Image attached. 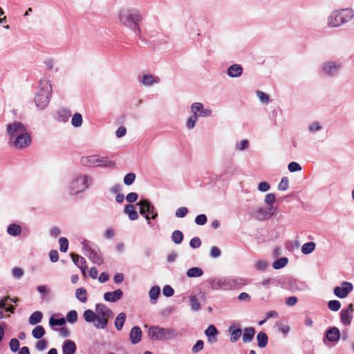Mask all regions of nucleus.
<instances>
[{
  "label": "nucleus",
  "mask_w": 354,
  "mask_h": 354,
  "mask_svg": "<svg viewBox=\"0 0 354 354\" xmlns=\"http://www.w3.org/2000/svg\"><path fill=\"white\" fill-rule=\"evenodd\" d=\"M194 221L198 225H203L207 221V216L204 214H201L196 216Z\"/></svg>",
  "instance_id": "nucleus-51"
},
{
  "label": "nucleus",
  "mask_w": 354,
  "mask_h": 354,
  "mask_svg": "<svg viewBox=\"0 0 354 354\" xmlns=\"http://www.w3.org/2000/svg\"><path fill=\"white\" fill-rule=\"evenodd\" d=\"M136 174L133 172L128 173L124 178V183L129 186L133 183L136 180Z\"/></svg>",
  "instance_id": "nucleus-45"
},
{
  "label": "nucleus",
  "mask_w": 354,
  "mask_h": 354,
  "mask_svg": "<svg viewBox=\"0 0 354 354\" xmlns=\"http://www.w3.org/2000/svg\"><path fill=\"white\" fill-rule=\"evenodd\" d=\"M204 342L203 340H198L196 344L192 346V351L194 353H197L203 350Z\"/></svg>",
  "instance_id": "nucleus-54"
},
{
  "label": "nucleus",
  "mask_w": 354,
  "mask_h": 354,
  "mask_svg": "<svg viewBox=\"0 0 354 354\" xmlns=\"http://www.w3.org/2000/svg\"><path fill=\"white\" fill-rule=\"evenodd\" d=\"M6 231L10 236H17L21 234L22 229L19 224L11 223L7 227Z\"/></svg>",
  "instance_id": "nucleus-26"
},
{
  "label": "nucleus",
  "mask_w": 354,
  "mask_h": 354,
  "mask_svg": "<svg viewBox=\"0 0 354 354\" xmlns=\"http://www.w3.org/2000/svg\"><path fill=\"white\" fill-rule=\"evenodd\" d=\"M328 308L332 311H337L341 308V304L338 300H331L328 303Z\"/></svg>",
  "instance_id": "nucleus-46"
},
{
  "label": "nucleus",
  "mask_w": 354,
  "mask_h": 354,
  "mask_svg": "<svg viewBox=\"0 0 354 354\" xmlns=\"http://www.w3.org/2000/svg\"><path fill=\"white\" fill-rule=\"evenodd\" d=\"M159 82V78L158 77H154L151 75L147 74L144 75L141 80V83L145 86H151L153 84H156Z\"/></svg>",
  "instance_id": "nucleus-28"
},
{
  "label": "nucleus",
  "mask_w": 354,
  "mask_h": 354,
  "mask_svg": "<svg viewBox=\"0 0 354 354\" xmlns=\"http://www.w3.org/2000/svg\"><path fill=\"white\" fill-rule=\"evenodd\" d=\"M71 116V112L69 109L62 108L57 111L55 120L59 122L66 123L68 121L69 118Z\"/></svg>",
  "instance_id": "nucleus-19"
},
{
  "label": "nucleus",
  "mask_w": 354,
  "mask_h": 354,
  "mask_svg": "<svg viewBox=\"0 0 354 354\" xmlns=\"http://www.w3.org/2000/svg\"><path fill=\"white\" fill-rule=\"evenodd\" d=\"M255 332V329L253 327L245 328L243 334V342L244 343L251 342L254 339Z\"/></svg>",
  "instance_id": "nucleus-25"
},
{
  "label": "nucleus",
  "mask_w": 354,
  "mask_h": 354,
  "mask_svg": "<svg viewBox=\"0 0 354 354\" xmlns=\"http://www.w3.org/2000/svg\"><path fill=\"white\" fill-rule=\"evenodd\" d=\"M316 244L315 242L310 241L304 243L301 247V252L304 254H310L315 249Z\"/></svg>",
  "instance_id": "nucleus-34"
},
{
  "label": "nucleus",
  "mask_w": 354,
  "mask_h": 354,
  "mask_svg": "<svg viewBox=\"0 0 354 354\" xmlns=\"http://www.w3.org/2000/svg\"><path fill=\"white\" fill-rule=\"evenodd\" d=\"M288 263V259L287 257H283L276 259L274 262H272V266H286Z\"/></svg>",
  "instance_id": "nucleus-63"
},
{
  "label": "nucleus",
  "mask_w": 354,
  "mask_h": 354,
  "mask_svg": "<svg viewBox=\"0 0 354 354\" xmlns=\"http://www.w3.org/2000/svg\"><path fill=\"white\" fill-rule=\"evenodd\" d=\"M190 302V307L192 310L196 312L201 309V305L195 295H191L189 297Z\"/></svg>",
  "instance_id": "nucleus-39"
},
{
  "label": "nucleus",
  "mask_w": 354,
  "mask_h": 354,
  "mask_svg": "<svg viewBox=\"0 0 354 354\" xmlns=\"http://www.w3.org/2000/svg\"><path fill=\"white\" fill-rule=\"evenodd\" d=\"M120 22L141 38L139 22L142 17L140 12L135 9L122 10L119 13Z\"/></svg>",
  "instance_id": "nucleus-2"
},
{
  "label": "nucleus",
  "mask_w": 354,
  "mask_h": 354,
  "mask_svg": "<svg viewBox=\"0 0 354 354\" xmlns=\"http://www.w3.org/2000/svg\"><path fill=\"white\" fill-rule=\"evenodd\" d=\"M123 292L122 290L117 289L113 292H108L104 293V299L106 301L116 302L122 298Z\"/></svg>",
  "instance_id": "nucleus-18"
},
{
  "label": "nucleus",
  "mask_w": 354,
  "mask_h": 354,
  "mask_svg": "<svg viewBox=\"0 0 354 354\" xmlns=\"http://www.w3.org/2000/svg\"><path fill=\"white\" fill-rule=\"evenodd\" d=\"M289 187V180L287 176H283L278 185V189L280 191H286Z\"/></svg>",
  "instance_id": "nucleus-43"
},
{
  "label": "nucleus",
  "mask_w": 354,
  "mask_h": 354,
  "mask_svg": "<svg viewBox=\"0 0 354 354\" xmlns=\"http://www.w3.org/2000/svg\"><path fill=\"white\" fill-rule=\"evenodd\" d=\"M147 333L149 338L153 341L171 340L178 336V333L175 329L158 326H150Z\"/></svg>",
  "instance_id": "nucleus-7"
},
{
  "label": "nucleus",
  "mask_w": 354,
  "mask_h": 354,
  "mask_svg": "<svg viewBox=\"0 0 354 354\" xmlns=\"http://www.w3.org/2000/svg\"><path fill=\"white\" fill-rule=\"evenodd\" d=\"M250 146V142L248 140H242L240 142H237L235 145V148L238 151H243L248 149Z\"/></svg>",
  "instance_id": "nucleus-42"
},
{
  "label": "nucleus",
  "mask_w": 354,
  "mask_h": 354,
  "mask_svg": "<svg viewBox=\"0 0 354 354\" xmlns=\"http://www.w3.org/2000/svg\"><path fill=\"white\" fill-rule=\"evenodd\" d=\"M258 346L260 348H264L268 344V335L264 332H259L257 337Z\"/></svg>",
  "instance_id": "nucleus-33"
},
{
  "label": "nucleus",
  "mask_w": 354,
  "mask_h": 354,
  "mask_svg": "<svg viewBox=\"0 0 354 354\" xmlns=\"http://www.w3.org/2000/svg\"><path fill=\"white\" fill-rule=\"evenodd\" d=\"M77 299L82 303L87 300V292L84 288H77L75 293Z\"/></svg>",
  "instance_id": "nucleus-36"
},
{
  "label": "nucleus",
  "mask_w": 354,
  "mask_h": 354,
  "mask_svg": "<svg viewBox=\"0 0 354 354\" xmlns=\"http://www.w3.org/2000/svg\"><path fill=\"white\" fill-rule=\"evenodd\" d=\"M71 256L75 266H84L86 263V260L84 257L74 253H71Z\"/></svg>",
  "instance_id": "nucleus-41"
},
{
  "label": "nucleus",
  "mask_w": 354,
  "mask_h": 354,
  "mask_svg": "<svg viewBox=\"0 0 354 354\" xmlns=\"http://www.w3.org/2000/svg\"><path fill=\"white\" fill-rule=\"evenodd\" d=\"M59 250L62 252H66L68 249V241L66 237H61L59 239Z\"/></svg>",
  "instance_id": "nucleus-44"
},
{
  "label": "nucleus",
  "mask_w": 354,
  "mask_h": 354,
  "mask_svg": "<svg viewBox=\"0 0 354 354\" xmlns=\"http://www.w3.org/2000/svg\"><path fill=\"white\" fill-rule=\"evenodd\" d=\"M354 17L352 8H342L333 10L327 18V25L330 28H338L349 22Z\"/></svg>",
  "instance_id": "nucleus-4"
},
{
  "label": "nucleus",
  "mask_w": 354,
  "mask_h": 354,
  "mask_svg": "<svg viewBox=\"0 0 354 354\" xmlns=\"http://www.w3.org/2000/svg\"><path fill=\"white\" fill-rule=\"evenodd\" d=\"M67 321L70 323H75L77 319V313L75 310H71L66 316Z\"/></svg>",
  "instance_id": "nucleus-55"
},
{
  "label": "nucleus",
  "mask_w": 354,
  "mask_h": 354,
  "mask_svg": "<svg viewBox=\"0 0 354 354\" xmlns=\"http://www.w3.org/2000/svg\"><path fill=\"white\" fill-rule=\"evenodd\" d=\"M43 315L40 311H35L32 313L28 319L30 325H36L41 321Z\"/></svg>",
  "instance_id": "nucleus-31"
},
{
  "label": "nucleus",
  "mask_w": 354,
  "mask_h": 354,
  "mask_svg": "<svg viewBox=\"0 0 354 354\" xmlns=\"http://www.w3.org/2000/svg\"><path fill=\"white\" fill-rule=\"evenodd\" d=\"M139 206V212L147 221V224L151 225V220H155L158 217V212L153 203L147 198H142L137 203Z\"/></svg>",
  "instance_id": "nucleus-10"
},
{
  "label": "nucleus",
  "mask_w": 354,
  "mask_h": 354,
  "mask_svg": "<svg viewBox=\"0 0 354 354\" xmlns=\"http://www.w3.org/2000/svg\"><path fill=\"white\" fill-rule=\"evenodd\" d=\"M183 234L180 230H175L172 232L171 240L176 244H180L183 240Z\"/></svg>",
  "instance_id": "nucleus-37"
},
{
  "label": "nucleus",
  "mask_w": 354,
  "mask_h": 354,
  "mask_svg": "<svg viewBox=\"0 0 354 354\" xmlns=\"http://www.w3.org/2000/svg\"><path fill=\"white\" fill-rule=\"evenodd\" d=\"M130 339L132 344H136L140 342L142 338V330L138 326H133L129 334Z\"/></svg>",
  "instance_id": "nucleus-20"
},
{
  "label": "nucleus",
  "mask_w": 354,
  "mask_h": 354,
  "mask_svg": "<svg viewBox=\"0 0 354 354\" xmlns=\"http://www.w3.org/2000/svg\"><path fill=\"white\" fill-rule=\"evenodd\" d=\"M257 189L261 192H266L270 190V185L267 182L263 181L259 183Z\"/></svg>",
  "instance_id": "nucleus-61"
},
{
  "label": "nucleus",
  "mask_w": 354,
  "mask_h": 354,
  "mask_svg": "<svg viewBox=\"0 0 354 354\" xmlns=\"http://www.w3.org/2000/svg\"><path fill=\"white\" fill-rule=\"evenodd\" d=\"M10 348L13 353H16L19 350L20 344L17 339L12 338L9 343Z\"/></svg>",
  "instance_id": "nucleus-47"
},
{
  "label": "nucleus",
  "mask_w": 354,
  "mask_h": 354,
  "mask_svg": "<svg viewBox=\"0 0 354 354\" xmlns=\"http://www.w3.org/2000/svg\"><path fill=\"white\" fill-rule=\"evenodd\" d=\"M198 120V117L194 115V114L190 116L187 121L186 126L189 129H192L194 128L196 123Z\"/></svg>",
  "instance_id": "nucleus-49"
},
{
  "label": "nucleus",
  "mask_w": 354,
  "mask_h": 354,
  "mask_svg": "<svg viewBox=\"0 0 354 354\" xmlns=\"http://www.w3.org/2000/svg\"><path fill=\"white\" fill-rule=\"evenodd\" d=\"M124 212L128 215L131 221H136L139 217L137 211H136L134 209V206L131 204L125 205L124 208Z\"/></svg>",
  "instance_id": "nucleus-24"
},
{
  "label": "nucleus",
  "mask_w": 354,
  "mask_h": 354,
  "mask_svg": "<svg viewBox=\"0 0 354 354\" xmlns=\"http://www.w3.org/2000/svg\"><path fill=\"white\" fill-rule=\"evenodd\" d=\"M8 143L18 150H24L32 144V138L26 126L21 122L15 121L6 125Z\"/></svg>",
  "instance_id": "nucleus-1"
},
{
  "label": "nucleus",
  "mask_w": 354,
  "mask_h": 354,
  "mask_svg": "<svg viewBox=\"0 0 354 354\" xmlns=\"http://www.w3.org/2000/svg\"><path fill=\"white\" fill-rule=\"evenodd\" d=\"M203 270L198 267H192L188 270L187 274L189 277H197L203 274Z\"/></svg>",
  "instance_id": "nucleus-40"
},
{
  "label": "nucleus",
  "mask_w": 354,
  "mask_h": 354,
  "mask_svg": "<svg viewBox=\"0 0 354 354\" xmlns=\"http://www.w3.org/2000/svg\"><path fill=\"white\" fill-rule=\"evenodd\" d=\"M80 163L86 167H100L104 168H111L115 166V162L109 159L108 157H101L100 155H92L81 158Z\"/></svg>",
  "instance_id": "nucleus-9"
},
{
  "label": "nucleus",
  "mask_w": 354,
  "mask_h": 354,
  "mask_svg": "<svg viewBox=\"0 0 354 354\" xmlns=\"http://www.w3.org/2000/svg\"><path fill=\"white\" fill-rule=\"evenodd\" d=\"M126 320V315L124 313L118 314L115 320V326L118 330H121Z\"/></svg>",
  "instance_id": "nucleus-32"
},
{
  "label": "nucleus",
  "mask_w": 354,
  "mask_h": 354,
  "mask_svg": "<svg viewBox=\"0 0 354 354\" xmlns=\"http://www.w3.org/2000/svg\"><path fill=\"white\" fill-rule=\"evenodd\" d=\"M81 244L83 253L89 258L93 263L97 266H101L103 263L102 254L95 243L84 239Z\"/></svg>",
  "instance_id": "nucleus-8"
},
{
  "label": "nucleus",
  "mask_w": 354,
  "mask_h": 354,
  "mask_svg": "<svg viewBox=\"0 0 354 354\" xmlns=\"http://www.w3.org/2000/svg\"><path fill=\"white\" fill-rule=\"evenodd\" d=\"M97 315L109 319L112 317L113 312L104 304H98L95 306Z\"/></svg>",
  "instance_id": "nucleus-21"
},
{
  "label": "nucleus",
  "mask_w": 354,
  "mask_h": 354,
  "mask_svg": "<svg viewBox=\"0 0 354 354\" xmlns=\"http://www.w3.org/2000/svg\"><path fill=\"white\" fill-rule=\"evenodd\" d=\"M51 95L52 86L50 81L46 78L41 79L39 89L35 97L36 106L40 110L46 109L49 104Z\"/></svg>",
  "instance_id": "nucleus-5"
},
{
  "label": "nucleus",
  "mask_w": 354,
  "mask_h": 354,
  "mask_svg": "<svg viewBox=\"0 0 354 354\" xmlns=\"http://www.w3.org/2000/svg\"><path fill=\"white\" fill-rule=\"evenodd\" d=\"M205 335L208 337L218 334V330L214 325L209 326L205 330Z\"/></svg>",
  "instance_id": "nucleus-57"
},
{
  "label": "nucleus",
  "mask_w": 354,
  "mask_h": 354,
  "mask_svg": "<svg viewBox=\"0 0 354 354\" xmlns=\"http://www.w3.org/2000/svg\"><path fill=\"white\" fill-rule=\"evenodd\" d=\"M243 68L241 65L234 64L227 68V74L232 78L239 77L243 73Z\"/></svg>",
  "instance_id": "nucleus-17"
},
{
  "label": "nucleus",
  "mask_w": 354,
  "mask_h": 354,
  "mask_svg": "<svg viewBox=\"0 0 354 354\" xmlns=\"http://www.w3.org/2000/svg\"><path fill=\"white\" fill-rule=\"evenodd\" d=\"M221 255V250L216 246H212L210 249L209 256L212 259H217Z\"/></svg>",
  "instance_id": "nucleus-53"
},
{
  "label": "nucleus",
  "mask_w": 354,
  "mask_h": 354,
  "mask_svg": "<svg viewBox=\"0 0 354 354\" xmlns=\"http://www.w3.org/2000/svg\"><path fill=\"white\" fill-rule=\"evenodd\" d=\"M188 213V209L185 207H180L176 211L175 215L178 218H183Z\"/></svg>",
  "instance_id": "nucleus-56"
},
{
  "label": "nucleus",
  "mask_w": 354,
  "mask_h": 354,
  "mask_svg": "<svg viewBox=\"0 0 354 354\" xmlns=\"http://www.w3.org/2000/svg\"><path fill=\"white\" fill-rule=\"evenodd\" d=\"M288 170L290 172L299 171L302 169L301 166L296 162H291L288 165Z\"/></svg>",
  "instance_id": "nucleus-52"
},
{
  "label": "nucleus",
  "mask_w": 354,
  "mask_h": 354,
  "mask_svg": "<svg viewBox=\"0 0 354 354\" xmlns=\"http://www.w3.org/2000/svg\"><path fill=\"white\" fill-rule=\"evenodd\" d=\"M352 318L353 314L351 313L348 312V310H342L340 319L344 326H349L351 323Z\"/></svg>",
  "instance_id": "nucleus-29"
},
{
  "label": "nucleus",
  "mask_w": 354,
  "mask_h": 354,
  "mask_svg": "<svg viewBox=\"0 0 354 354\" xmlns=\"http://www.w3.org/2000/svg\"><path fill=\"white\" fill-rule=\"evenodd\" d=\"M340 339V332L338 328L333 326L329 328L325 332V335L323 339L324 344L328 346V342L333 343H337Z\"/></svg>",
  "instance_id": "nucleus-14"
},
{
  "label": "nucleus",
  "mask_w": 354,
  "mask_h": 354,
  "mask_svg": "<svg viewBox=\"0 0 354 354\" xmlns=\"http://www.w3.org/2000/svg\"><path fill=\"white\" fill-rule=\"evenodd\" d=\"M66 319L64 317L59 318V319H55L53 317H51L49 320V324L51 326H62L65 324Z\"/></svg>",
  "instance_id": "nucleus-50"
},
{
  "label": "nucleus",
  "mask_w": 354,
  "mask_h": 354,
  "mask_svg": "<svg viewBox=\"0 0 354 354\" xmlns=\"http://www.w3.org/2000/svg\"><path fill=\"white\" fill-rule=\"evenodd\" d=\"M189 245L194 249L198 248L201 245V241L198 237H194L189 241Z\"/></svg>",
  "instance_id": "nucleus-60"
},
{
  "label": "nucleus",
  "mask_w": 354,
  "mask_h": 354,
  "mask_svg": "<svg viewBox=\"0 0 354 354\" xmlns=\"http://www.w3.org/2000/svg\"><path fill=\"white\" fill-rule=\"evenodd\" d=\"M276 201V196L273 193L267 194L265 196V203L271 206Z\"/></svg>",
  "instance_id": "nucleus-58"
},
{
  "label": "nucleus",
  "mask_w": 354,
  "mask_h": 354,
  "mask_svg": "<svg viewBox=\"0 0 354 354\" xmlns=\"http://www.w3.org/2000/svg\"><path fill=\"white\" fill-rule=\"evenodd\" d=\"M162 294L164 296L167 297H171L174 294V290L171 288V286L169 285H166L163 287L162 289Z\"/></svg>",
  "instance_id": "nucleus-59"
},
{
  "label": "nucleus",
  "mask_w": 354,
  "mask_h": 354,
  "mask_svg": "<svg viewBox=\"0 0 354 354\" xmlns=\"http://www.w3.org/2000/svg\"><path fill=\"white\" fill-rule=\"evenodd\" d=\"M93 183L91 176L86 174H80L74 178L69 183L68 192L70 195L75 196L84 192Z\"/></svg>",
  "instance_id": "nucleus-6"
},
{
  "label": "nucleus",
  "mask_w": 354,
  "mask_h": 354,
  "mask_svg": "<svg viewBox=\"0 0 354 354\" xmlns=\"http://www.w3.org/2000/svg\"><path fill=\"white\" fill-rule=\"evenodd\" d=\"M76 351V345L72 340L64 341L62 345L63 354H74Z\"/></svg>",
  "instance_id": "nucleus-22"
},
{
  "label": "nucleus",
  "mask_w": 354,
  "mask_h": 354,
  "mask_svg": "<svg viewBox=\"0 0 354 354\" xmlns=\"http://www.w3.org/2000/svg\"><path fill=\"white\" fill-rule=\"evenodd\" d=\"M275 207L269 206L268 207H259L257 210L251 212V215L259 221H265L273 216Z\"/></svg>",
  "instance_id": "nucleus-13"
},
{
  "label": "nucleus",
  "mask_w": 354,
  "mask_h": 354,
  "mask_svg": "<svg viewBox=\"0 0 354 354\" xmlns=\"http://www.w3.org/2000/svg\"><path fill=\"white\" fill-rule=\"evenodd\" d=\"M81 270L82 275L84 278L87 277V272H88L89 276L92 279H96L98 274V271L95 267H91L90 270H88V267H79Z\"/></svg>",
  "instance_id": "nucleus-30"
},
{
  "label": "nucleus",
  "mask_w": 354,
  "mask_h": 354,
  "mask_svg": "<svg viewBox=\"0 0 354 354\" xmlns=\"http://www.w3.org/2000/svg\"><path fill=\"white\" fill-rule=\"evenodd\" d=\"M160 294V288L158 286H153L149 292V296L150 298V302L152 304H155L157 303V299L159 297Z\"/></svg>",
  "instance_id": "nucleus-27"
},
{
  "label": "nucleus",
  "mask_w": 354,
  "mask_h": 354,
  "mask_svg": "<svg viewBox=\"0 0 354 354\" xmlns=\"http://www.w3.org/2000/svg\"><path fill=\"white\" fill-rule=\"evenodd\" d=\"M192 114L198 117H208L212 114L210 109H205L204 105L201 102H194L191 105Z\"/></svg>",
  "instance_id": "nucleus-16"
},
{
  "label": "nucleus",
  "mask_w": 354,
  "mask_h": 354,
  "mask_svg": "<svg viewBox=\"0 0 354 354\" xmlns=\"http://www.w3.org/2000/svg\"><path fill=\"white\" fill-rule=\"evenodd\" d=\"M342 68V63L339 60H326L320 67L321 74L328 78H335Z\"/></svg>",
  "instance_id": "nucleus-11"
},
{
  "label": "nucleus",
  "mask_w": 354,
  "mask_h": 354,
  "mask_svg": "<svg viewBox=\"0 0 354 354\" xmlns=\"http://www.w3.org/2000/svg\"><path fill=\"white\" fill-rule=\"evenodd\" d=\"M24 274V270L19 267L12 269V274L16 279H20Z\"/></svg>",
  "instance_id": "nucleus-62"
},
{
  "label": "nucleus",
  "mask_w": 354,
  "mask_h": 354,
  "mask_svg": "<svg viewBox=\"0 0 354 354\" xmlns=\"http://www.w3.org/2000/svg\"><path fill=\"white\" fill-rule=\"evenodd\" d=\"M83 122L82 116L80 113H75L72 118L71 124L75 127H80L82 126Z\"/></svg>",
  "instance_id": "nucleus-38"
},
{
  "label": "nucleus",
  "mask_w": 354,
  "mask_h": 354,
  "mask_svg": "<svg viewBox=\"0 0 354 354\" xmlns=\"http://www.w3.org/2000/svg\"><path fill=\"white\" fill-rule=\"evenodd\" d=\"M353 289L351 283L348 281H343L341 286H337L334 288V294L339 298H345L349 292Z\"/></svg>",
  "instance_id": "nucleus-15"
},
{
  "label": "nucleus",
  "mask_w": 354,
  "mask_h": 354,
  "mask_svg": "<svg viewBox=\"0 0 354 354\" xmlns=\"http://www.w3.org/2000/svg\"><path fill=\"white\" fill-rule=\"evenodd\" d=\"M44 334L45 329L41 325L37 326L32 331V335L33 337L37 339H41L44 335Z\"/></svg>",
  "instance_id": "nucleus-35"
},
{
  "label": "nucleus",
  "mask_w": 354,
  "mask_h": 354,
  "mask_svg": "<svg viewBox=\"0 0 354 354\" xmlns=\"http://www.w3.org/2000/svg\"><path fill=\"white\" fill-rule=\"evenodd\" d=\"M308 131L310 133H315L322 129V127L319 122H313L308 125Z\"/></svg>",
  "instance_id": "nucleus-48"
},
{
  "label": "nucleus",
  "mask_w": 354,
  "mask_h": 354,
  "mask_svg": "<svg viewBox=\"0 0 354 354\" xmlns=\"http://www.w3.org/2000/svg\"><path fill=\"white\" fill-rule=\"evenodd\" d=\"M84 319L88 323H93L98 329H104L108 324V319L95 314L92 310H86L83 314Z\"/></svg>",
  "instance_id": "nucleus-12"
},
{
  "label": "nucleus",
  "mask_w": 354,
  "mask_h": 354,
  "mask_svg": "<svg viewBox=\"0 0 354 354\" xmlns=\"http://www.w3.org/2000/svg\"><path fill=\"white\" fill-rule=\"evenodd\" d=\"M213 290H229L239 288L245 283L241 278H234L232 277H214L208 279Z\"/></svg>",
  "instance_id": "nucleus-3"
},
{
  "label": "nucleus",
  "mask_w": 354,
  "mask_h": 354,
  "mask_svg": "<svg viewBox=\"0 0 354 354\" xmlns=\"http://www.w3.org/2000/svg\"><path fill=\"white\" fill-rule=\"evenodd\" d=\"M230 333V340L232 343L236 342L242 335V330L240 328H235L234 326H230L228 328Z\"/></svg>",
  "instance_id": "nucleus-23"
},
{
  "label": "nucleus",
  "mask_w": 354,
  "mask_h": 354,
  "mask_svg": "<svg viewBox=\"0 0 354 354\" xmlns=\"http://www.w3.org/2000/svg\"><path fill=\"white\" fill-rule=\"evenodd\" d=\"M138 198V194L136 192H130L126 196L127 202L132 203L136 202Z\"/></svg>",
  "instance_id": "nucleus-64"
}]
</instances>
